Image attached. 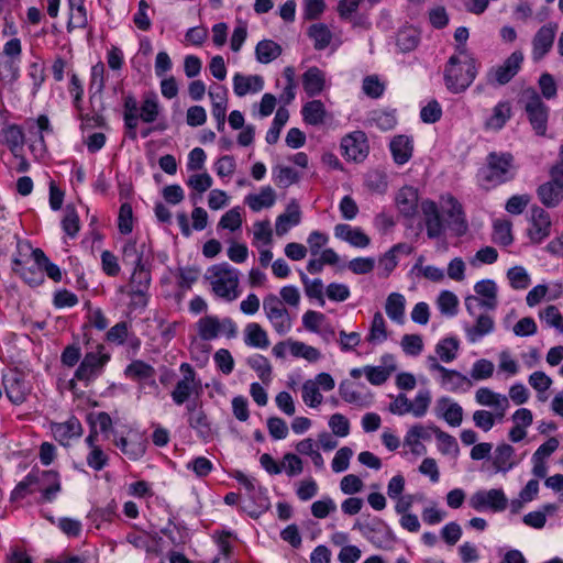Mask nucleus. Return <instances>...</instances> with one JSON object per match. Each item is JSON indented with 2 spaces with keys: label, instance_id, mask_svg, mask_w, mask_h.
Listing matches in <instances>:
<instances>
[{
  "label": "nucleus",
  "instance_id": "1",
  "mask_svg": "<svg viewBox=\"0 0 563 563\" xmlns=\"http://www.w3.org/2000/svg\"><path fill=\"white\" fill-rule=\"evenodd\" d=\"M477 75L475 58L468 53L466 46H456V54L452 55L444 67V85L452 93L465 91Z\"/></svg>",
  "mask_w": 563,
  "mask_h": 563
},
{
  "label": "nucleus",
  "instance_id": "2",
  "mask_svg": "<svg viewBox=\"0 0 563 563\" xmlns=\"http://www.w3.org/2000/svg\"><path fill=\"white\" fill-rule=\"evenodd\" d=\"M207 278L210 282L212 291L220 298L233 301L238 298L239 272L228 263L211 266L208 269Z\"/></svg>",
  "mask_w": 563,
  "mask_h": 563
},
{
  "label": "nucleus",
  "instance_id": "3",
  "mask_svg": "<svg viewBox=\"0 0 563 563\" xmlns=\"http://www.w3.org/2000/svg\"><path fill=\"white\" fill-rule=\"evenodd\" d=\"M515 158L508 152H492L486 157V169L483 172L484 180L498 186L515 178Z\"/></svg>",
  "mask_w": 563,
  "mask_h": 563
},
{
  "label": "nucleus",
  "instance_id": "4",
  "mask_svg": "<svg viewBox=\"0 0 563 563\" xmlns=\"http://www.w3.org/2000/svg\"><path fill=\"white\" fill-rule=\"evenodd\" d=\"M111 356L106 352L103 344H97L93 351L87 352L79 366L75 371L74 379L84 382L86 386L96 380L110 361Z\"/></svg>",
  "mask_w": 563,
  "mask_h": 563
},
{
  "label": "nucleus",
  "instance_id": "5",
  "mask_svg": "<svg viewBox=\"0 0 563 563\" xmlns=\"http://www.w3.org/2000/svg\"><path fill=\"white\" fill-rule=\"evenodd\" d=\"M263 310L274 331L286 335L292 328V318L279 297L273 292L263 299Z\"/></svg>",
  "mask_w": 563,
  "mask_h": 563
},
{
  "label": "nucleus",
  "instance_id": "6",
  "mask_svg": "<svg viewBox=\"0 0 563 563\" xmlns=\"http://www.w3.org/2000/svg\"><path fill=\"white\" fill-rule=\"evenodd\" d=\"M522 101L529 122L538 135H545L548 129L549 107L534 89L523 91Z\"/></svg>",
  "mask_w": 563,
  "mask_h": 563
},
{
  "label": "nucleus",
  "instance_id": "7",
  "mask_svg": "<svg viewBox=\"0 0 563 563\" xmlns=\"http://www.w3.org/2000/svg\"><path fill=\"white\" fill-rule=\"evenodd\" d=\"M476 295L465 298V308L471 316H475L478 308L495 310L498 306V288L494 280L483 279L475 284Z\"/></svg>",
  "mask_w": 563,
  "mask_h": 563
},
{
  "label": "nucleus",
  "instance_id": "8",
  "mask_svg": "<svg viewBox=\"0 0 563 563\" xmlns=\"http://www.w3.org/2000/svg\"><path fill=\"white\" fill-rule=\"evenodd\" d=\"M197 333L203 341H212L221 333H224L229 339L236 336V324L231 318H223L220 320L216 316H205L200 318L197 323Z\"/></svg>",
  "mask_w": 563,
  "mask_h": 563
},
{
  "label": "nucleus",
  "instance_id": "9",
  "mask_svg": "<svg viewBox=\"0 0 563 563\" xmlns=\"http://www.w3.org/2000/svg\"><path fill=\"white\" fill-rule=\"evenodd\" d=\"M427 364L431 372L440 374V385L451 393L466 391L473 386L471 378L455 369L445 368L439 363L437 356L429 355Z\"/></svg>",
  "mask_w": 563,
  "mask_h": 563
},
{
  "label": "nucleus",
  "instance_id": "10",
  "mask_svg": "<svg viewBox=\"0 0 563 563\" xmlns=\"http://www.w3.org/2000/svg\"><path fill=\"white\" fill-rule=\"evenodd\" d=\"M523 58L522 52H512L503 64L488 69L486 82L492 86H504L508 84L521 69Z\"/></svg>",
  "mask_w": 563,
  "mask_h": 563
},
{
  "label": "nucleus",
  "instance_id": "11",
  "mask_svg": "<svg viewBox=\"0 0 563 563\" xmlns=\"http://www.w3.org/2000/svg\"><path fill=\"white\" fill-rule=\"evenodd\" d=\"M468 504L476 511L501 512L508 506V498L501 488L481 489L470 497Z\"/></svg>",
  "mask_w": 563,
  "mask_h": 563
},
{
  "label": "nucleus",
  "instance_id": "12",
  "mask_svg": "<svg viewBox=\"0 0 563 563\" xmlns=\"http://www.w3.org/2000/svg\"><path fill=\"white\" fill-rule=\"evenodd\" d=\"M180 372L184 374V377L177 382L170 393L172 399L177 406L188 404L192 394L198 396L201 391L200 380L196 378V372L190 364L183 363Z\"/></svg>",
  "mask_w": 563,
  "mask_h": 563
},
{
  "label": "nucleus",
  "instance_id": "13",
  "mask_svg": "<svg viewBox=\"0 0 563 563\" xmlns=\"http://www.w3.org/2000/svg\"><path fill=\"white\" fill-rule=\"evenodd\" d=\"M151 262L137 267H133L129 283V296L136 306L145 307L147 305V292L151 286Z\"/></svg>",
  "mask_w": 563,
  "mask_h": 563
},
{
  "label": "nucleus",
  "instance_id": "14",
  "mask_svg": "<svg viewBox=\"0 0 563 563\" xmlns=\"http://www.w3.org/2000/svg\"><path fill=\"white\" fill-rule=\"evenodd\" d=\"M441 210L446 227L456 236H462L467 232L468 224L462 205L453 196L449 195L442 198Z\"/></svg>",
  "mask_w": 563,
  "mask_h": 563
},
{
  "label": "nucleus",
  "instance_id": "15",
  "mask_svg": "<svg viewBox=\"0 0 563 563\" xmlns=\"http://www.w3.org/2000/svg\"><path fill=\"white\" fill-rule=\"evenodd\" d=\"M29 252L32 253V247L29 243L18 242V255L12 260V269L14 273L19 274L25 283L32 287H35L44 282V276L41 272V268H38L35 263L32 266L25 265L22 256L26 255Z\"/></svg>",
  "mask_w": 563,
  "mask_h": 563
},
{
  "label": "nucleus",
  "instance_id": "16",
  "mask_svg": "<svg viewBox=\"0 0 563 563\" xmlns=\"http://www.w3.org/2000/svg\"><path fill=\"white\" fill-rule=\"evenodd\" d=\"M552 221L548 211L533 206L530 211L528 236L533 244L542 243L551 234Z\"/></svg>",
  "mask_w": 563,
  "mask_h": 563
},
{
  "label": "nucleus",
  "instance_id": "17",
  "mask_svg": "<svg viewBox=\"0 0 563 563\" xmlns=\"http://www.w3.org/2000/svg\"><path fill=\"white\" fill-rule=\"evenodd\" d=\"M342 155L347 161L363 162L368 155L367 137L362 131H354L345 135L341 141Z\"/></svg>",
  "mask_w": 563,
  "mask_h": 563
},
{
  "label": "nucleus",
  "instance_id": "18",
  "mask_svg": "<svg viewBox=\"0 0 563 563\" xmlns=\"http://www.w3.org/2000/svg\"><path fill=\"white\" fill-rule=\"evenodd\" d=\"M31 475H33L35 489L42 493V499L53 501L62 489L59 474L52 470H32Z\"/></svg>",
  "mask_w": 563,
  "mask_h": 563
},
{
  "label": "nucleus",
  "instance_id": "19",
  "mask_svg": "<svg viewBox=\"0 0 563 563\" xmlns=\"http://www.w3.org/2000/svg\"><path fill=\"white\" fill-rule=\"evenodd\" d=\"M558 32V24L550 22L542 25L532 38L531 57L534 62L541 60L552 48L555 35Z\"/></svg>",
  "mask_w": 563,
  "mask_h": 563
},
{
  "label": "nucleus",
  "instance_id": "20",
  "mask_svg": "<svg viewBox=\"0 0 563 563\" xmlns=\"http://www.w3.org/2000/svg\"><path fill=\"white\" fill-rule=\"evenodd\" d=\"M475 400L478 405L490 407L496 411V418L501 421L509 408V398L505 395L495 393L487 387H481L475 393Z\"/></svg>",
  "mask_w": 563,
  "mask_h": 563
},
{
  "label": "nucleus",
  "instance_id": "21",
  "mask_svg": "<svg viewBox=\"0 0 563 563\" xmlns=\"http://www.w3.org/2000/svg\"><path fill=\"white\" fill-rule=\"evenodd\" d=\"M187 421L191 429L202 439H208L212 434L211 423L207 413L202 410L201 405L197 402H188L186 405Z\"/></svg>",
  "mask_w": 563,
  "mask_h": 563
},
{
  "label": "nucleus",
  "instance_id": "22",
  "mask_svg": "<svg viewBox=\"0 0 563 563\" xmlns=\"http://www.w3.org/2000/svg\"><path fill=\"white\" fill-rule=\"evenodd\" d=\"M420 207L423 214L428 238L437 239L441 236L444 231V224L437 203L432 200L426 199L421 201Z\"/></svg>",
  "mask_w": 563,
  "mask_h": 563
},
{
  "label": "nucleus",
  "instance_id": "23",
  "mask_svg": "<svg viewBox=\"0 0 563 563\" xmlns=\"http://www.w3.org/2000/svg\"><path fill=\"white\" fill-rule=\"evenodd\" d=\"M122 261L125 265L137 267L151 262V252L145 242L129 240L122 247Z\"/></svg>",
  "mask_w": 563,
  "mask_h": 563
},
{
  "label": "nucleus",
  "instance_id": "24",
  "mask_svg": "<svg viewBox=\"0 0 563 563\" xmlns=\"http://www.w3.org/2000/svg\"><path fill=\"white\" fill-rule=\"evenodd\" d=\"M85 442L89 448V453L86 457L87 465L95 471H101L108 464L109 457L98 444V432L96 426L91 428Z\"/></svg>",
  "mask_w": 563,
  "mask_h": 563
},
{
  "label": "nucleus",
  "instance_id": "25",
  "mask_svg": "<svg viewBox=\"0 0 563 563\" xmlns=\"http://www.w3.org/2000/svg\"><path fill=\"white\" fill-rule=\"evenodd\" d=\"M114 444L132 461L141 459L146 450L145 440L137 432H130L128 437L119 438Z\"/></svg>",
  "mask_w": 563,
  "mask_h": 563
},
{
  "label": "nucleus",
  "instance_id": "26",
  "mask_svg": "<svg viewBox=\"0 0 563 563\" xmlns=\"http://www.w3.org/2000/svg\"><path fill=\"white\" fill-rule=\"evenodd\" d=\"M476 317L475 323H464L463 329L465 331L467 341L476 343L485 335L490 334L495 330L494 318L487 313H481Z\"/></svg>",
  "mask_w": 563,
  "mask_h": 563
},
{
  "label": "nucleus",
  "instance_id": "27",
  "mask_svg": "<svg viewBox=\"0 0 563 563\" xmlns=\"http://www.w3.org/2000/svg\"><path fill=\"white\" fill-rule=\"evenodd\" d=\"M3 386L7 397L15 405L24 402L30 393L26 382L18 373L5 375Z\"/></svg>",
  "mask_w": 563,
  "mask_h": 563
},
{
  "label": "nucleus",
  "instance_id": "28",
  "mask_svg": "<svg viewBox=\"0 0 563 563\" xmlns=\"http://www.w3.org/2000/svg\"><path fill=\"white\" fill-rule=\"evenodd\" d=\"M264 88V78L261 75H243L236 73L233 76V91L238 97L247 93H257Z\"/></svg>",
  "mask_w": 563,
  "mask_h": 563
},
{
  "label": "nucleus",
  "instance_id": "29",
  "mask_svg": "<svg viewBox=\"0 0 563 563\" xmlns=\"http://www.w3.org/2000/svg\"><path fill=\"white\" fill-rule=\"evenodd\" d=\"M521 459H517L515 449L508 443L496 446L493 465L496 472L507 473L512 470Z\"/></svg>",
  "mask_w": 563,
  "mask_h": 563
},
{
  "label": "nucleus",
  "instance_id": "30",
  "mask_svg": "<svg viewBox=\"0 0 563 563\" xmlns=\"http://www.w3.org/2000/svg\"><path fill=\"white\" fill-rule=\"evenodd\" d=\"M419 196L413 187H402L396 197L399 212L406 218H413L418 211Z\"/></svg>",
  "mask_w": 563,
  "mask_h": 563
},
{
  "label": "nucleus",
  "instance_id": "31",
  "mask_svg": "<svg viewBox=\"0 0 563 563\" xmlns=\"http://www.w3.org/2000/svg\"><path fill=\"white\" fill-rule=\"evenodd\" d=\"M301 221V211L297 203L292 202L287 206L284 213L276 219L275 231L278 236L285 235L291 227L298 225Z\"/></svg>",
  "mask_w": 563,
  "mask_h": 563
},
{
  "label": "nucleus",
  "instance_id": "32",
  "mask_svg": "<svg viewBox=\"0 0 563 563\" xmlns=\"http://www.w3.org/2000/svg\"><path fill=\"white\" fill-rule=\"evenodd\" d=\"M52 432L58 442L66 445L70 439L81 435L82 427L78 419L70 418L66 422L54 423Z\"/></svg>",
  "mask_w": 563,
  "mask_h": 563
},
{
  "label": "nucleus",
  "instance_id": "33",
  "mask_svg": "<svg viewBox=\"0 0 563 563\" xmlns=\"http://www.w3.org/2000/svg\"><path fill=\"white\" fill-rule=\"evenodd\" d=\"M389 148L395 163L404 165L412 156V140L406 135H397L390 141Z\"/></svg>",
  "mask_w": 563,
  "mask_h": 563
},
{
  "label": "nucleus",
  "instance_id": "34",
  "mask_svg": "<svg viewBox=\"0 0 563 563\" xmlns=\"http://www.w3.org/2000/svg\"><path fill=\"white\" fill-rule=\"evenodd\" d=\"M244 343L254 349H267L271 344L267 332L257 322H250L244 328Z\"/></svg>",
  "mask_w": 563,
  "mask_h": 563
},
{
  "label": "nucleus",
  "instance_id": "35",
  "mask_svg": "<svg viewBox=\"0 0 563 563\" xmlns=\"http://www.w3.org/2000/svg\"><path fill=\"white\" fill-rule=\"evenodd\" d=\"M537 195L543 206L555 208L563 199V187L549 180L538 187Z\"/></svg>",
  "mask_w": 563,
  "mask_h": 563
},
{
  "label": "nucleus",
  "instance_id": "36",
  "mask_svg": "<svg viewBox=\"0 0 563 563\" xmlns=\"http://www.w3.org/2000/svg\"><path fill=\"white\" fill-rule=\"evenodd\" d=\"M325 85L324 73L318 67H310L302 75L303 90L309 97H314L321 93Z\"/></svg>",
  "mask_w": 563,
  "mask_h": 563
},
{
  "label": "nucleus",
  "instance_id": "37",
  "mask_svg": "<svg viewBox=\"0 0 563 563\" xmlns=\"http://www.w3.org/2000/svg\"><path fill=\"white\" fill-rule=\"evenodd\" d=\"M276 201V192L271 186H265L258 194H250L245 197V203L254 211L271 208Z\"/></svg>",
  "mask_w": 563,
  "mask_h": 563
},
{
  "label": "nucleus",
  "instance_id": "38",
  "mask_svg": "<svg viewBox=\"0 0 563 563\" xmlns=\"http://www.w3.org/2000/svg\"><path fill=\"white\" fill-rule=\"evenodd\" d=\"M511 117V107L509 102H498L493 108L492 115L486 120L485 128L488 130H500Z\"/></svg>",
  "mask_w": 563,
  "mask_h": 563
},
{
  "label": "nucleus",
  "instance_id": "39",
  "mask_svg": "<svg viewBox=\"0 0 563 563\" xmlns=\"http://www.w3.org/2000/svg\"><path fill=\"white\" fill-rule=\"evenodd\" d=\"M406 299L399 292H391L385 305L387 316L397 323L404 322Z\"/></svg>",
  "mask_w": 563,
  "mask_h": 563
},
{
  "label": "nucleus",
  "instance_id": "40",
  "mask_svg": "<svg viewBox=\"0 0 563 563\" xmlns=\"http://www.w3.org/2000/svg\"><path fill=\"white\" fill-rule=\"evenodd\" d=\"M299 277L303 285V290L309 299H316L321 307L324 306L323 283L320 278L310 279L302 271H299Z\"/></svg>",
  "mask_w": 563,
  "mask_h": 563
},
{
  "label": "nucleus",
  "instance_id": "41",
  "mask_svg": "<svg viewBox=\"0 0 563 563\" xmlns=\"http://www.w3.org/2000/svg\"><path fill=\"white\" fill-rule=\"evenodd\" d=\"M32 257L42 273L45 272L46 275L56 283L62 280L59 267L53 264L41 249L32 250Z\"/></svg>",
  "mask_w": 563,
  "mask_h": 563
},
{
  "label": "nucleus",
  "instance_id": "42",
  "mask_svg": "<svg viewBox=\"0 0 563 563\" xmlns=\"http://www.w3.org/2000/svg\"><path fill=\"white\" fill-rule=\"evenodd\" d=\"M256 58L262 64H268L282 54V47L272 40H263L255 48Z\"/></svg>",
  "mask_w": 563,
  "mask_h": 563
},
{
  "label": "nucleus",
  "instance_id": "43",
  "mask_svg": "<svg viewBox=\"0 0 563 563\" xmlns=\"http://www.w3.org/2000/svg\"><path fill=\"white\" fill-rule=\"evenodd\" d=\"M301 113L306 123L318 125L324 120L325 108L320 100H312L302 107Z\"/></svg>",
  "mask_w": 563,
  "mask_h": 563
},
{
  "label": "nucleus",
  "instance_id": "44",
  "mask_svg": "<svg viewBox=\"0 0 563 563\" xmlns=\"http://www.w3.org/2000/svg\"><path fill=\"white\" fill-rule=\"evenodd\" d=\"M439 406L442 407V418L452 427H459L463 421V408L457 404L451 401L449 398H441Z\"/></svg>",
  "mask_w": 563,
  "mask_h": 563
},
{
  "label": "nucleus",
  "instance_id": "45",
  "mask_svg": "<svg viewBox=\"0 0 563 563\" xmlns=\"http://www.w3.org/2000/svg\"><path fill=\"white\" fill-rule=\"evenodd\" d=\"M70 15L67 23V29H85L88 24L87 11L82 0H69Z\"/></svg>",
  "mask_w": 563,
  "mask_h": 563
},
{
  "label": "nucleus",
  "instance_id": "46",
  "mask_svg": "<svg viewBox=\"0 0 563 563\" xmlns=\"http://www.w3.org/2000/svg\"><path fill=\"white\" fill-rule=\"evenodd\" d=\"M125 375L133 380H147L155 376V368L141 360H135L125 368Z\"/></svg>",
  "mask_w": 563,
  "mask_h": 563
},
{
  "label": "nucleus",
  "instance_id": "47",
  "mask_svg": "<svg viewBox=\"0 0 563 563\" xmlns=\"http://www.w3.org/2000/svg\"><path fill=\"white\" fill-rule=\"evenodd\" d=\"M387 325L383 314L377 311L374 313L369 332L366 340L372 344H378L387 340Z\"/></svg>",
  "mask_w": 563,
  "mask_h": 563
},
{
  "label": "nucleus",
  "instance_id": "48",
  "mask_svg": "<svg viewBox=\"0 0 563 563\" xmlns=\"http://www.w3.org/2000/svg\"><path fill=\"white\" fill-rule=\"evenodd\" d=\"M139 117L144 123H153L159 114V103L157 96L151 93L144 98L141 107L139 108Z\"/></svg>",
  "mask_w": 563,
  "mask_h": 563
},
{
  "label": "nucleus",
  "instance_id": "49",
  "mask_svg": "<svg viewBox=\"0 0 563 563\" xmlns=\"http://www.w3.org/2000/svg\"><path fill=\"white\" fill-rule=\"evenodd\" d=\"M308 35L313 41V46L318 51L328 47L332 40L331 31L323 23L312 24L309 27Z\"/></svg>",
  "mask_w": 563,
  "mask_h": 563
},
{
  "label": "nucleus",
  "instance_id": "50",
  "mask_svg": "<svg viewBox=\"0 0 563 563\" xmlns=\"http://www.w3.org/2000/svg\"><path fill=\"white\" fill-rule=\"evenodd\" d=\"M459 347L457 339L445 338L435 345V353L442 362L451 363L456 358Z\"/></svg>",
  "mask_w": 563,
  "mask_h": 563
},
{
  "label": "nucleus",
  "instance_id": "51",
  "mask_svg": "<svg viewBox=\"0 0 563 563\" xmlns=\"http://www.w3.org/2000/svg\"><path fill=\"white\" fill-rule=\"evenodd\" d=\"M430 430L435 435V439L439 443V451L442 454H457L459 453V444L455 440V438L444 431H442L437 426H430Z\"/></svg>",
  "mask_w": 563,
  "mask_h": 563
},
{
  "label": "nucleus",
  "instance_id": "52",
  "mask_svg": "<svg viewBox=\"0 0 563 563\" xmlns=\"http://www.w3.org/2000/svg\"><path fill=\"white\" fill-rule=\"evenodd\" d=\"M493 241L499 245L508 246L512 243L511 223L507 220H496L493 225Z\"/></svg>",
  "mask_w": 563,
  "mask_h": 563
},
{
  "label": "nucleus",
  "instance_id": "53",
  "mask_svg": "<svg viewBox=\"0 0 563 563\" xmlns=\"http://www.w3.org/2000/svg\"><path fill=\"white\" fill-rule=\"evenodd\" d=\"M395 369V366L384 367L366 365L364 366V375L372 385L379 386L390 377Z\"/></svg>",
  "mask_w": 563,
  "mask_h": 563
},
{
  "label": "nucleus",
  "instance_id": "54",
  "mask_svg": "<svg viewBox=\"0 0 563 563\" xmlns=\"http://www.w3.org/2000/svg\"><path fill=\"white\" fill-rule=\"evenodd\" d=\"M288 119V110L279 108L275 114L272 126L266 133L265 140L268 144H275L278 141L280 131L283 126L287 123Z\"/></svg>",
  "mask_w": 563,
  "mask_h": 563
},
{
  "label": "nucleus",
  "instance_id": "55",
  "mask_svg": "<svg viewBox=\"0 0 563 563\" xmlns=\"http://www.w3.org/2000/svg\"><path fill=\"white\" fill-rule=\"evenodd\" d=\"M290 354L294 357H302L308 362H317L321 357L318 349L295 340L290 341Z\"/></svg>",
  "mask_w": 563,
  "mask_h": 563
},
{
  "label": "nucleus",
  "instance_id": "56",
  "mask_svg": "<svg viewBox=\"0 0 563 563\" xmlns=\"http://www.w3.org/2000/svg\"><path fill=\"white\" fill-rule=\"evenodd\" d=\"M507 278L511 288L522 290L529 287L531 278L522 266H515L508 269Z\"/></svg>",
  "mask_w": 563,
  "mask_h": 563
},
{
  "label": "nucleus",
  "instance_id": "57",
  "mask_svg": "<svg viewBox=\"0 0 563 563\" xmlns=\"http://www.w3.org/2000/svg\"><path fill=\"white\" fill-rule=\"evenodd\" d=\"M273 180L280 188H287L298 180L297 172L288 166H276L273 169Z\"/></svg>",
  "mask_w": 563,
  "mask_h": 563
},
{
  "label": "nucleus",
  "instance_id": "58",
  "mask_svg": "<svg viewBox=\"0 0 563 563\" xmlns=\"http://www.w3.org/2000/svg\"><path fill=\"white\" fill-rule=\"evenodd\" d=\"M302 400L303 402L311 407L316 408L320 406L323 401V396L321 395L318 385L312 379H308L302 384Z\"/></svg>",
  "mask_w": 563,
  "mask_h": 563
},
{
  "label": "nucleus",
  "instance_id": "59",
  "mask_svg": "<svg viewBox=\"0 0 563 563\" xmlns=\"http://www.w3.org/2000/svg\"><path fill=\"white\" fill-rule=\"evenodd\" d=\"M246 363L264 383L271 380L272 366L265 356L255 354L249 357Z\"/></svg>",
  "mask_w": 563,
  "mask_h": 563
},
{
  "label": "nucleus",
  "instance_id": "60",
  "mask_svg": "<svg viewBox=\"0 0 563 563\" xmlns=\"http://www.w3.org/2000/svg\"><path fill=\"white\" fill-rule=\"evenodd\" d=\"M62 228L64 232L70 238H75L80 230L79 216L76 209L71 206H67L65 209V216L62 220Z\"/></svg>",
  "mask_w": 563,
  "mask_h": 563
},
{
  "label": "nucleus",
  "instance_id": "61",
  "mask_svg": "<svg viewBox=\"0 0 563 563\" xmlns=\"http://www.w3.org/2000/svg\"><path fill=\"white\" fill-rule=\"evenodd\" d=\"M539 318L543 320L547 325L555 328L563 333V317L556 306L550 305L539 311Z\"/></svg>",
  "mask_w": 563,
  "mask_h": 563
},
{
  "label": "nucleus",
  "instance_id": "62",
  "mask_svg": "<svg viewBox=\"0 0 563 563\" xmlns=\"http://www.w3.org/2000/svg\"><path fill=\"white\" fill-rule=\"evenodd\" d=\"M495 371L494 363L486 358L477 360L471 369V380H485L493 376Z\"/></svg>",
  "mask_w": 563,
  "mask_h": 563
},
{
  "label": "nucleus",
  "instance_id": "63",
  "mask_svg": "<svg viewBox=\"0 0 563 563\" xmlns=\"http://www.w3.org/2000/svg\"><path fill=\"white\" fill-rule=\"evenodd\" d=\"M241 208L234 207L227 211L220 219L218 227L230 231L239 230L242 225Z\"/></svg>",
  "mask_w": 563,
  "mask_h": 563
},
{
  "label": "nucleus",
  "instance_id": "64",
  "mask_svg": "<svg viewBox=\"0 0 563 563\" xmlns=\"http://www.w3.org/2000/svg\"><path fill=\"white\" fill-rule=\"evenodd\" d=\"M431 404V394L429 390H420L413 401H411L410 413H412L416 418L423 417Z\"/></svg>",
  "mask_w": 563,
  "mask_h": 563
}]
</instances>
